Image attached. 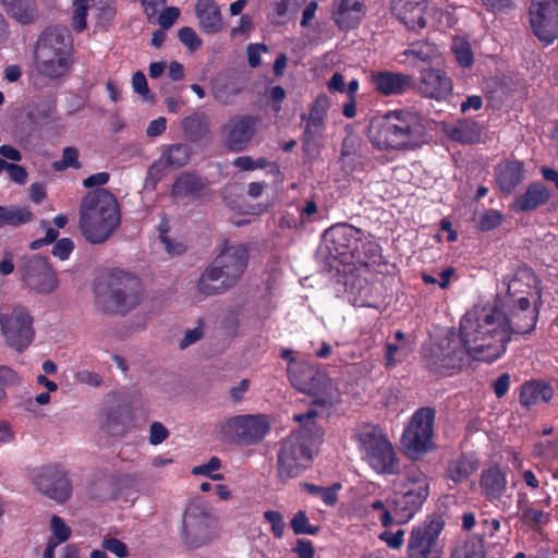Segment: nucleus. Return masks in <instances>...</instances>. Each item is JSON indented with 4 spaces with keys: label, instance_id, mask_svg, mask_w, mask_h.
Listing matches in <instances>:
<instances>
[{
    "label": "nucleus",
    "instance_id": "f257e3e1",
    "mask_svg": "<svg viewBox=\"0 0 558 558\" xmlns=\"http://www.w3.org/2000/svg\"><path fill=\"white\" fill-rule=\"evenodd\" d=\"M461 342L476 361L492 363L506 351L509 342L507 316L496 307H473L460 322Z\"/></svg>",
    "mask_w": 558,
    "mask_h": 558
},
{
    "label": "nucleus",
    "instance_id": "f03ea898",
    "mask_svg": "<svg viewBox=\"0 0 558 558\" xmlns=\"http://www.w3.org/2000/svg\"><path fill=\"white\" fill-rule=\"evenodd\" d=\"M315 410L294 414L293 418L301 428L292 432L280 444L277 453L278 474L282 480L299 476L313 460L314 453L323 439V430L315 423Z\"/></svg>",
    "mask_w": 558,
    "mask_h": 558
},
{
    "label": "nucleus",
    "instance_id": "7ed1b4c3",
    "mask_svg": "<svg viewBox=\"0 0 558 558\" xmlns=\"http://www.w3.org/2000/svg\"><path fill=\"white\" fill-rule=\"evenodd\" d=\"M423 119L410 111H389L374 117L368 126V138L378 149H415L425 142Z\"/></svg>",
    "mask_w": 558,
    "mask_h": 558
},
{
    "label": "nucleus",
    "instance_id": "20e7f679",
    "mask_svg": "<svg viewBox=\"0 0 558 558\" xmlns=\"http://www.w3.org/2000/svg\"><path fill=\"white\" fill-rule=\"evenodd\" d=\"M248 258L244 245L226 246L202 272L197 281L198 292L211 296L235 287L247 268Z\"/></svg>",
    "mask_w": 558,
    "mask_h": 558
},
{
    "label": "nucleus",
    "instance_id": "39448f33",
    "mask_svg": "<svg viewBox=\"0 0 558 558\" xmlns=\"http://www.w3.org/2000/svg\"><path fill=\"white\" fill-rule=\"evenodd\" d=\"M120 225L118 203L106 189L89 192L80 208V228L85 239L94 244L108 240Z\"/></svg>",
    "mask_w": 558,
    "mask_h": 558
},
{
    "label": "nucleus",
    "instance_id": "423d86ee",
    "mask_svg": "<svg viewBox=\"0 0 558 558\" xmlns=\"http://www.w3.org/2000/svg\"><path fill=\"white\" fill-rule=\"evenodd\" d=\"M35 68L48 78L65 75L71 66V41L66 31L57 27L47 28L39 36L35 52Z\"/></svg>",
    "mask_w": 558,
    "mask_h": 558
},
{
    "label": "nucleus",
    "instance_id": "0eeeda50",
    "mask_svg": "<svg viewBox=\"0 0 558 558\" xmlns=\"http://www.w3.org/2000/svg\"><path fill=\"white\" fill-rule=\"evenodd\" d=\"M393 513L399 524L411 520L429 496L430 478L416 465L404 468L396 481Z\"/></svg>",
    "mask_w": 558,
    "mask_h": 558
},
{
    "label": "nucleus",
    "instance_id": "6e6552de",
    "mask_svg": "<svg viewBox=\"0 0 558 558\" xmlns=\"http://www.w3.org/2000/svg\"><path fill=\"white\" fill-rule=\"evenodd\" d=\"M355 439L363 461L378 474H397L400 463L397 452L384 430L375 425H362Z\"/></svg>",
    "mask_w": 558,
    "mask_h": 558
},
{
    "label": "nucleus",
    "instance_id": "1a4fd4ad",
    "mask_svg": "<svg viewBox=\"0 0 558 558\" xmlns=\"http://www.w3.org/2000/svg\"><path fill=\"white\" fill-rule=\"evenodd\" d=\"M287 372L293 387L311 396L315 405L331 407L340 401L341 393L336 383L308 362H293Z\"/></svg>",
    "mask_w": 558,
    "mask_h": 558
},
{
    "label": "nucleus",
    "instance_id": "9d476101",
    "mask_svg": "<svg viewBox=\"0 0 558 558\" xmlns=\"http://www.w3.org/2000/svg\"><path fill=\"white\" fill-rule=\"evenodd\" d=\"M270 432V421L265 414H238L217 423L216 433L220 440L230 445L254 446Z\"/></svg>",
    "mask_w": 558,
    "mask_h": 558
},
{
    "label": "nucleus",
    "instance_id": "9b49d317",
    "mask_svg": "<svg viewBox=\"0 0 558 558\" xmlns=\"http://www.w3.org/2000/svg\"><path fill=\"white\" fill-rule=\"evenodd\" d=\"M469 357V350L461 342V338H445L428 349L424 361L429 372L450 376L459 372Z\"/></svg>",
    "mask_w": 558,
    "mask_h": 558
},
{
    "label": "nucleus",
    "instance_id": "f8f14e48",
    "mask_svg": "<svg viewBox=\"0 0 558 558\" xmlns=\"http://www.w3.org/2000/svg\"><path fill=\"white\" fill-rule=\"evenodd\" d=\"M444 526L440 518H429L414 525L408 539L407 558H441L445 545L440 535Z\"/></svg>",
    "mask_w": 558,
    "mask_h": 558
},
{
    "label": "nucleus",
    "instance_id": "ddd939ff",
    "mask_svg": "<svg viewBox=\"0 0 558 558\" xmlns=\"http://www.w3.org/2000/svg\"><path fill=\"white\" fill-rule=\"evenodd\" d=\"M215 518L201 501L191 502L183 514L181 536L186 546L198 548L214 537Z\"/></svg>",
    "mask_w": 558,
    "mask_h": 558
},
{
    "label": "nucleus",
    "instance_id": "4468645a",
    "mask_svg": "<svg viewBox=\"0 0 558 558\" xmlns=\"http://www.w3.org/2000/svg\"><path fill=\"white\" fill-rule=\"evenodd\" d=\"M24 284L38 294H50L57 290L59 280L48 258L40 255L25 256L19 267Z\"/></svg>",
    "mask_w": 558,
    "mask_h": 558
},
{
    "label": "nucleus",
    "instance_id": "2eb2a0df",
    "mask_svg": "<svg viewBox=\"0 0 558 558\" xmlns=\"http://www.w3.org/2000/svg\"><path fill=\"white\" fill-rule=\"evenodd\" d=\"M33 316L23 306H15L10 314L0 315V330L5 343L19 351H24L34 340Z\"/></svg>",
    "mask_w": 558,
    "mask_h": 558
},
{
    "label": "nucleus",
    "instance_id": "dca6fc26",
    "mask_svg": "<svg viewBox=\"0 0 558 558\" xmlns=\"http://www.w3.org/2000/svg\"><path fill=\"white\" fill-rule=\"evenodd\" d=\"M435 411L421 408L412 416L402 435V445L412 454L427 451L432 447Z\"/></svg>",
    "mask_w": 558,
    "mask_h": 558
},
{
    "label": "nucleus",
    "instance_id": "f3484780",
    "mask_svg": "<svg viewBox=\"0 0 558 558\" xmlns=\"http://www.w3.org/2000/svg\"><path fill=\"white\" fill-rule=\"evenodd\" d=\"M363 236L361 229L342 223L330 227L325 232L324 240L331 256L347 262L351 257H361L360 242Z\"/></svg>",
    "mask_w": 558,
    "mask_h": 558
},
{
    "label": "nucleus",
    "instance_id": "a211bd4d",
    "mask_svg": "<svg viewBox=\"0 0 558 558\" xmlns=\"http://www.w3.org/2000/svg\"><path fill=\"white\" fill-rule=\"evenodd\" d=\"M529 17L541 41L549 45L558 38V0H531Z\"/></svg>",
    "mask_w": 558,
    "mask_h": 558
},
{
    "label": "nucleus",
    "instance_id": "6ab92c4d",
    "mask_svg": "<svg viewBox=\"0 0 558 558\" xmlns=\"http://www.w3.org/2000/svg\"><path fill=\"white\" fill-rule=\"evenodd\" d=\"M141 299L142 288L136 277L123 274L111 279L108 291L111 310L125 314L138 305Z\"/></svg>",
    "mask_w": 558,
    "mask_h": 558
},
{
    "label": "nucleus",
    "instance_id": "aec40b11",
    "mask_svg": "<svg viewBox=\"0 0 558 558\" xmlns=\"http://www.w3.org/2000/svg\"><path fill=\"white\" fill-rule=\"evenodd\" d=\"M259 119L251 114L231 117L221 128L225 146L233 153L243 151L258 131Z\"/></svg>",
    "mask_w": 558,
    "mask_h": 558
},
{
    "label": "nucleus",
    "instance_id": "412c9836",
    "mask_svg": "<svg viewBox=\"0 0 558 558\" xmlns=\"http://www.w3.org/2000/svg\"><path fill=\"white\" fill-rule=\"evenodd\" d=\"M507 474L508 468L492 464L485 468L480 475L482 495L502 512H507L511 508V496L504 498L508 487Z\"/></svg>",
    "mask_w": 558,
    "mask_h": 558
},
{
    "label": "nucleus",
    "instance_id": "4be33fe9",
    "mask_svg": "<svg viewBox=\"0 0 558 558\" xmlns=\"http://www.w3.org/2000/svg\"><path fill=\"white\" fill-rule=\"evenodd\" d=\"M33 482L41 494L57 502H64L72 494V486L66 473L56 465L37 470Z\"/></svg>",
    "mask_w": 558,
    "mask_h": 558
},
{
    "label": "nucleus",
    "instance_id": "5701e85b",
    "mask_svg": "<svg viewBox=\"0 0 558 558\" xmlns=\"http://www.w3.org/2000/svg\"><path fill=\"white\" fill-rule=\"evenodd\" d=\"M452 81L440 69H423L420 74V92L423 96L438 101L446 99L452 92Z\"/></svg>",
    "mask_w": 558,
    "mask_h": 558
},
{
    "label": "nucleus",
    "instance_id": "b1692460",
    "mask_svg": "<svg viewBox=\"0 0 558 558\" xmlns=\"http://www.w3.org/2000/svg\"><path fill=\"white\" fill-rule=\"evenodd\" d=\"M506 316L509 338L511 333L524 335L531 332L537 322V311L531 307V302L525 296H520L510 314Z\"/></svg>",
    "mask_w": 558,
    "mask_h": 558
},
{
    "label": "nucleus",
    "instance_id": "393cba45",
    "mask_svg": "<svg viewBox=\"0 0 558 558\" xmlns=\"http://www.w3.org/2000/svg\"><path fill=\"white\" fill-rule=\"evenodd\" d=\"M427 0H393L392 9L398 19L411 31L424 28Z\"/></svg>",
    "mask_w": 558,
    "mask_h": 558
},
{
    "label": "nucleus",
    "instance_id": "a878e982",
    "mask_svg": "<svg viewBox=\"0 0 558 558\" xmlns=\"http://www.w3.org/2000/svg\"><path fill=\"white\" fill-rule=\"evenodd\" d=\"M191 158V149L186 144H173L166 148L157 161L149 168V175L159 180L167 168L185 166Z\"/></svg>",
    "mask_w": 558,
    "mask_h": 558
},
{
    "label": "nucleus",
    "instance_id": "bb28decb",
    "mask_svg": "<svg viewBox=\"0 0 558 558\" xmlns=\"http://www.w3.org/2000/svg\"><path fill=\"white\" fill-rule=\"evenodd\" d=\"M371 78L375 88L386 96L402 94L413 85L410 75L397 72H373Z\"/></svg>",
    "mask_w": 558,
    "mask_h": 558
},
{
    "label": "nucleus",
    "instance_id": "cd10ccee",
    "mask_svg": "<svg viewBox=\"0 0 558 558\" xmlns=\"http://www.w3.org/2000/svg\"><path fill=\"white\" fill-rule=\"evenodd\" d=\"M550 197V191L542 182H532L513 199L511 209L517 213L532 211L545 205Z\"/></svg>",
    "mask_w": 558,
    "mask_h": 558
},
{
    "label": "nucleus",
    "instance_id": "c85d7f7f",
    "mask_svg": "<svg viewBox=\"0 0 558 558\" xmlns=\"http://www.w3.org/2000/svg\"><path fill=\"white\" fill-rule=\"evenodd\" d=\"M496 183L505 194H511L524 180L523 163L518 160H506L495 169Z\"/></svg>",
    "mask_w": 558,
    "mask_h": 558
},
{
    "label": "nucleus",
    "instance_id": "c756f323",
    "mask_svg": "<svg viewBox=\"0 0 558 558\" xmlns=\"http://www.w3.org/2000/svg\"><path fill=\"white\" fill-rule=\"evenodd\" d=\"M364 15L361 0H335L332 19L340 28L354 27Z\"/></svg>",
    "mask_w": 558,
    "mask_h": 558
},
{
    "label": "nucleus",
    "instance_id": "7c9ffc66",
    "mask_svg": "<svg viewBox=\"0 0 558 558\" xmlns=\"http://www.w3.org/2000/svg\"><path fill=\"white\" fill-rule=\"evenodd\" d=\"M553 396L554 389L550 385L541 380H532L522 385L520 402L523 407L530 409L549 402Z\"/></svg>",
    "mask_w": 558,
    "mask_h": 558
},
{
    "label": "nucleus",
    "instance_id": "2f4dec72",
    "mask_svg": "<svg viewBox=\"0 0 558 558\" xmlns=\"http://www.w3.org/2000/svg\"><path fill=\"white\" fill-rule=\"evenodd\" d=\"M1 3L8 16L19 24H32L38 16L36 0H1Z\"/></svg>",
    "mask_w": 558,
    "mask_h": 558
},
{
    "label": "nucleus",
    "instance_id": "473e14b6",
    "mask_svg": "<svg viewBox=\"0 0 558 558\" xmlns=\"http://www.w3.org/2000/svg\"><path fill=\"white\" fill-rule=\"evenodd\" d=\"M480 466V461L472 454H461L450 460L446 468V478L454 484L466 481Z\"/></svg>",
    "mask_w": 558,
    "mask_h": 558
},
{
    "label": "nucleus",
    "instance_id": "72a5a7b5",
    "mask_svg": "<svg viewBox=\"0 0 558 558\" xmlns=\"http://www.w3.org/2000/svg\"><path fill=\"white\" fill-rule=\"evenodd\" d=\"M210 126L209 117L201 110L190 112L181 121V129L184 135L193 142L209 135Z\"/></svg>",
    "mask_w": 558,
    "mask_h": 558
},
{
    "label": "nucleus",
    "instance_id": "f704fd0d",
    "mask_svg": "<svg viewBox=\"0 0 558 558\" xmlns=\"http://www.w3.org/2000/svg\"><path fill=\"white\" fill-rule=\"evenodd\" d=\"M195 13L205 32L216 33L221 28L220 10L214 0H197Z\"/></svg>",
    "mask_w": 558,
    "mask_h": 558
},
{
    "label": "nucleus",
    "instance_id": "c9c22d12",
    "mask_svg": "<svg viewBox=\"0 0 558 558\" xmlns=\"http://www.w3.org/2000/svg\"><path fill=\"white\" fill-rule=\"evenodd\" d=\"M204 187L205 183L201 178L192 173H184L175 180L171 193L173 197L185 198L198 195Z\"/></svg>",
    "mask_w": 558,
    "mask_h": 558
},
{
    "label": "nucleus",
    "instance_id": "e433bc0d",
    "mask_svg": "<svg viewBox=\"0 0 558 558\" xmlns=\"http://www.w3.org/2000/svg\"><path fill=\"white\" fill-rule=\"evenodd\" d=\"M33 218V213L26 207L0 206V228L20 227L32 221Z\"/></svg>",
    "mask_w": 558,
    "mask_h": 558
},
{
    "label": "nucleus",
    "instance_id": "4c0bfd02",
    "mask_svg": "<svg viewBox=\"0 0 558 558\" xmlns=\"http://www.w3.org/2000/svg\"><path fill=\"white\" fill-rule=\"evenodd\" d=\"M448 136L463 144H472L478 141L480 132L477 124L471 121H459L456 125L447 130Z\"/></svg>",
    "mask_w": 558,
    "mask_h": 558
},
{
    "label": "nucleus",
    "instance_id": "58836bf2",
    "mask_svg": "<svg viewBox=\"0 0 558 558\" xmlns=\"http://www.w3.org/2000/svg\"><path fill=\"white\" fill-rule=\"evenodd\" d=\"M486 551L482 539L470 538L462 544L457 545L450 555V558H485Z\"/></svg>",
    "mask_w": 558,
    "mask_h": 558
},
{
    "label": "nucleus",
    "instance_id": "ea45409f",
    "mask_svg": "<svg viewBox=\"0 0 558 558\" xmlns=\"http://www.w3.org/2000/svg\"><path fill=\"white\" fill-rule=\"evenodd\" d=\"M518 507L521 521L533 529L545 525L550 520L549 513L534 509L529 505L523 506L519 501Z\"/></svg>",
    "mask_w": 558,
    "mask_h": 558
},
{
    "label": "nucleus",
    "instance_id": "a19ab883",
    "mask_svg": "<svg viewBox=\"0 0 558 558\" xmlns=\"http://www.w3.org/2000/svg\"><path fill=\"white\" fill-rule=\"evenodd\" d=\"M311 495L319 497L326 506H335L338 501V492L341 488L339 483L333 484L329 487H323L311 483L302 484Z\"/></svg>",
    "mask_w": 558,
    "mask_h": 558
},
{
    "label": "nucleus",
    "instance_id": "79ce46f5",
    "mask_svg": "<svg viewBox=\"0 0 558 558\" xmlns=\"http://www.w3.org/2000/svg\"><path fill=\"white\" fill-rule=\"evenodd\" d=\"M301 119L303 121H306V125L302 136V143L304 149L308 150L312 146L317 145V141L325 129V124L319 121L306 118L305 113L301 114Z\"/></svg>",
    "mask_w": 558,
    "mask_h": 558
},
{
    "label": "nucleus",
    "instance_id": "37998d69",
    "mask_svg": "<svg viewBox=\"0 0 558 558\" xmlns=\"http://www.w3.org/2000/svg\"><path fill=\"white\" fill-rule=\"evenodd\" d=\"M90 495L97 499H109L114 497V480L112 476L102 475L96 480L90 487Z\"/></svg>",
    "mask_w": 558,
    "mask_h": 558
},
{
    "label": "nucleus",
    "instance_id": "c03bdc74",
    "mask_svg": "<svg viewBox=\"0 0 558 558\" xmlns=\"http://www.w3.org/2000/svg\"><path fill=\"white\" fill-rule=\"evenodd\" d=\"M240 88L234 84L229 83H215L211 88V94L216 101L221 105H231L234 97L240 93Z\"/></svg>",
    "mask_w": 558,
    "mask_h": 558
},
{
    "label": "nucleus",
    "instance_id": "a18cd8bd",
    "mask_svg": "<svg viewBox=\"0 0 558 558\" xmlns=\"http://www.w3.org/2000/svg\"><path fill=\"white\" fill-rule=\"evenodd\" d=\"M502 214L497 209H487L477 217L476 227L483 232L490 231L500 226Z\"/></svg>",
    "mask_w": 558,
    "mask_h": 558
},
{
    "label": "nucleus",
    "instance_id": "49530a36",
    "mask_svg": "<svg viewBox=\"0 0 558 558\" xmlns=\"http://www.w3.org/2000/svg\"><path fill=\"white\" fill-rule=\"evenodd\" d=\"M451 50L458 63L463 68H470L473 63V53L470 45L460 38L452 41Z\"/></svg>",
    "mask_w": 558,
    "mask_h": 558
},
{
    "label": "nucleus",
    "instance_id": "de8ad7c7",
    "mask_svg": "<svg viewBox=\"0 0 558 558\" xmlns=\"http://www.w3.org/2000/svg\"><path fill=\"white\" fill-rule=\"evenodd\" d=\"M291 529L296 535L306 534V535H315L318 533L319 527L317 525H312L308 521V518L303 510H299L290 522Z\"/></svg>",
    "mask_w": 558,
    "mask_h": 558
},
{
    "label": "nucleus",
    "instance_id": "09e8293b",
    "mask_svg": "<svg viewBox=\"0 0 558 558\" xmlns=\"http://www.w3.org/2000/svg\"><path fill=\"white\" fill-rule=\"evenodd\" d=\"M88 9L87 0H73L72 25L77 33H82L87 26Z\"/></svg>",
    "mask_w": 558,
    "mask_h": 558
},
{
    "label": "nucleus",
    "instance_id": "8fccbe9b",
    "mask_svg": "<svg viewBox=\"0 0 558 558\" xmlns=\"http://www.w3.org/2000/svg\"><path fill=\"white\" fill-rule=\"evenodd\" d=\"M52 168L56 171H63L68 168L80 169L81 163L78 161V150L73 146L65 147L62 151L61 160H57L52 163Z\"/></svg>",
    "mask_w": 558,
    "mask_h": 558
},
{
    "label": "nucleus",
    "instance_id": "3c124183",
    "mask_svg": "<svg viewBox=\"0 0 558 558\" xmlns=\"http://www.w3.org/2000/svg\"><path fill=\"white\" fill-rule=\"evenodd\" d=\"M369 509L378 512V519L384 526H389L393 523L395 518L391 514L393 510V499L375 500L369 505Z\"/></svg>",
    "mask_w": 558,
    "mask_h": 558
},
{
    "label": "nucleus",
    "instance_id": "603ef678",
    "mask_svg": "<svg viewBox=\"0 0 558 558\" xmlns=\"http://www.w3.org/2000/svg\"><path fill=\"white\" fill-rule=\"evenodd\" d=\"M329 108V99L326 95H319L311 106L306 118L325 124V118Z\"/></svg>",
    "mask_w": 558,
    "mask_h": 558
},
{
    "label": "nucleus",
    "instance_id": "864d4df0",
    "mask_svg": "<svg viewBox=\"0 0 558 558\" xmlns=\"http://www.w3.org/2000/svg\"><path fill=\"white\" fill-rule=\"evenodd\" d=\"M106 553V550L116 555L118 558H126L130 556L129 547L122 541L116 537H105L101 541V549Z\"/></svg>",
    "mask_w": 558,
    "mask_h": 558
},
{
    "label": "nucleus",
    "instance_id": "5fc2aeb1",
    "mask_svg": "<svg viewBox=\"0 0 558 558\" xmlns=\"http://www.w3.org/2000/svg\"><path fill=\"white\" fill-rule=\"evenodd\" d=\"M221 468V461L217 457H211L209 461L205 464L196 465L193 468L192 473L194 475H206L210 478L218 481L222 480V474H211V472L217 471Z\"/></svg>",
    "mask_w": 558,
    "mask_h": 558
},
{
    "label": "nucleus",
    "instance_id": "6e6d98bb",
    "mask_svg": "<svg viewBox=\"0 0 558 558\" xmlns=\"http://www.w3.org/2000/svg\"><path fill=\"white\" fill-rule=\"evenodd\" d=\"M536 456L545 459H554L558 456V439L539 441L534 447Z\"/></svg>",
    "mask_w": 558,
    "mask_h": 558
},
{
    "label": "nucleus",
    "instance_id": "4d7b16f0",
    "mask_svg": "<svg viewBox=\"0 0 558 558\" xmlns=\"http://www.w3.org/2000/svg\"><path fill=\"white\" fill-rule=\"evenodd\" d=\"M264 517L270 523L274 535L281 538L286 527L282 514L278 511L268 510L264 513Z\"/></svg>",
    "mask_w": 558,
    "mask_h": 558
},
{
    "label": "nucleus",
    "instance_id": "13d9d810",
    "mask_svg": "<svg viewBox=\"0 0 558 558\" xmlns=\"http://www.w3.org/2000/svg\"><path fill=\"white\" fill-rule=\"evenodd\" d=\"M50 524L52 534L58 539V544L65 542L71 536L70 527L63 522V520L60 517L53 515L51 518Z\"/></svg>",
    "mask_w": 558,
    "mask_h": 558
},
{
    "label": "nucleus",
    "instance_id": "bf43d9fd",
    "mask_svg": "<svg viewBox=\"0 0 558 558\" xmlns=\"http://www.w3.org/2000/svg\"><path fill=\"white\" fill-rule=\"evenodd\" d=\"M169 437L168 428L160 422H153L149 426V442L160 445Z\"/></svg>",
    "mask_w": 558,
    "mask_h": 558
},
{
    "label": "nucleus",
    "instance_id": "052dcab7",
    "mask_svg": "<svg viewBox=\"0 0 558 558\" xmlns=\"http://www.w3.org/2000/svg\"><path fill=\"white\" fill-rule=\"evenodd\" d=\"M524 279H527V280L533 279L532 274L527 269L518 271L514 275V277L507 282V291H508L509 295H515L517 293L524 292V290L521 289V282Z\"/></svg>",
    "mask_w": 558,
    "mask_h": 558
},
{
    "label": "nucleus",
    "instance_id": "680f3d73",
    "mask_svg": "<svg viewBox=\"0 0 558 558\" xmlns=\"http://www.w3.org/2000/svg\"><path fill=\"white\" fill-rule=\"evenodd\" d=\"M132 86L134 92L141 95L144 99H151L147 80L143 72L137 71L136 73H134L132 77Z\"/></svg>",
    "mask_w": 558,
    "mask_h": 558
},
{
    "label": "nucleus",
    "instance_id": "e2e57ef3",
    "mask_svg": "<svg viewBox=\"0 0 558 558\" xmlns=\"http://www.w3.org/2000/svg\"><path fill=\"white\" fill-rule=\"evenodd\" d=\"M74 248V243L69 238L60 239L56 242L52 248V255L58 257L60 260H65L69 258L70 254Z\"/></svg>",
    "mask_w": 558,
    "mask_h": 558
},
{
    "label": "nucleus",
    "instance_id": "0e129e2a",
    "mask_svg": "<svg viewBox=\"0 0 558 558\" xmlns=\"http://www.w3.org/2000/svg\"><path fill=\"white\" fill-rule=\"evenodd\" d=\"M179 39L192 50L197 49L202 44L194 29L191 27H182L179 31Z\"/></svg>",
    "mask_w": 558,
    "mask_h": 558
},
{
    "label": "nucleus",
    "instance_id": "69168bd1",
    "mask_svg": "<svg viewBox=\"0 0 558 558\" xmlns=\"http://www.w3.org/2000/svg\"><path fill=\"white\" fill-rule=\"evenodd\" d=\"M180 15V11L175 7L166 8L158 17L159 25L163 28H170Z\"/></svg>",
    "mask_w": 558,
    "mask_h": 558
},
{
    "label": "nucleus",
    "instance_id": "338daca9",
    "mask_svg": "<svg viewBox=\"0 0 558 558\" xmlns=\"http://www.w3.org/2000/svg\"><path fill=\"white\" fill-rule=\"evenodd\" d=\"M21 383V378L13 368L1 365L0 366V385L3 386H13Z\"/></svg>",
    "mask_w": 558,
    "mask_h": 558
},
{
    "label": "nucleus",
    "instance_id": "774afa93",
    "mask_svg": "<svg viewBox=\"0 0 558 558\" xmlns=\"http://www.w3.org/2000/svg\"><path fill=\"white\" fill-rule=\"evenodd\" d=\"M299 558H314L315 549L313 543L308 539H298L292 549Z\"/></svg>",
    "mask_w": 558,
    "mask_h": 558
}]
</instances>
